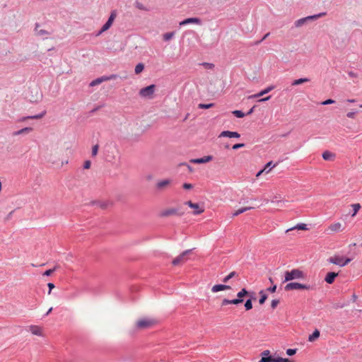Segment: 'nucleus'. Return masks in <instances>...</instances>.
<instances>
[{
	"label": "nucleus",
	"mask_w": 362,
	"mask_h": 362,
	"mask_svg": "<svg viewBox=\"0 0 362 362\" xmlns=\"http://www.w3.org/2000/svg\"><path fill=\"white\" fill-rule=\"evenodd\" d=\"M253 209V207H252V206L242 207V208H240V209H239L236 210V211L233 214V217H234V216H238V215H240V214H243V213H244V212H245V211H248V210H250V209Z\"/></svg>",
	"instance_id": "nucleus-26"
},
{
	"label": "nucleus",
	"mask_w": 362,
	"mask_h": 362,
	"mask_svg": "<svg viewBox=\"0 0 362 362\" xmlns=\"http://www.w3.org/2000/svg\"><path fill=\"white\" fill-rule=\"evenodd\" d=\"M192 209H194V215H199L204 211V209L202 206H200L199 204L198 203H195L194 207H192Z\"/></svg>",
	"instance_id": "nucleus-20"
},
{
	"label": "nucleus",
	"mask_w": 362,
	"mask_h": 362,
	"mask_svg": "<svg viewBox=\"0 0 362 362\" xmlns=\"http://www.w3.org/2000/svg\"><path fill=\"white\" fill-rule=\"evenodd\" d=\"M172 182L170 179H165L160 180L156 183V189L158 190H163L165 187L168 186Z\"/></svg>",
	"instance_id": "nucleus-18"
},
{
	"label": "nucleus",
	"mask_w": 362,
	"mask_h": 362,
	"mask_svg": "<svg viewBox=\"0 0 362 362\" xmlns=\"http://www.w3.org/2000/svg\"><path fill=\"white\" fill-rule=\"evenodd\" d=\"M248 295H247V297H248L247 299H251V301H253V300H257V297H256V294L254 291H248Z\"/></svg>",
	"instance_id": "nucleus-42"
},
{
	"label": "nucleus",
	"mask_w": 362,
	"mask_h": 362,
	"mask_svg": "<svg viewBox=\"0 0 362 362\" xmlns=\"http://www.w3.org/2000/svg\"><path fill=\"white\" fill-rule=\"evenodd\" d=\"M38 27H39V24L37 23L35 24V30L36 31V33L37 35H48L49 34V32H47V30H38Z\"/></svg>",
	"instance_id": "nucleus-34"
},
{
	"label": "nucleus",
	"mask_w": 362,
	"mask_h": 362,
	"mask_svg": "<svg viewBox=\"0 0 362 362\" xmlns=\"http://www.w3.org/2000/svg\"><path fill=\"white\" fill-rule=\"evenodd\" d=\"M215 106V103H199L198 105V108L199 109H209L214 107Z\"/></svg>",
	"instance_id": "nucleus-33"
},
{
	"label": "nucleus",
	"mask_w": 362,
	"mask_h": 362,
	"mask_svg": "<svg viewBox=\"0 0 362 362\" xmlns=\"http://www.w3.org/2000/svg\"><path fill=\"white\" fill-rule=\"evenodd\" d=\"M47 286L49 288L48 294H50L52 290L55 287V286L53 283H48Z\"/></svg>",
	"instance_id": "nucleus-59"
},
{
	"label": "nucleus",
	"mask_w": 362,
	"mask_h": 362,
	"mask_svg": "<svg viewBox=\"0 0 362 362\" xmlns=\"http://www.w3.org/2000/svg\"><path fill=\"white\" fill-rule=\"evenodd\" d=\"M98 149H99V145L98 144H95V145H94L93 146L92 152H91V154H92L93 157L95 156L98 154Z\"/></svg>",
	"instance_id": "nucleus-44"
},
{
	"label": "nucleus",
	"mask_w": 362,
	"mask_h": 362,
	"mask_svg": "<svg viewBox=\"0 0 362 362\" xmlns=\"http://www.w3.org/2000/svg\"><path fill=\"white\" fill-rule=\"evenodd\" d=\"M229 304H233L234 305V302H233V299L232 300H229V299H227V298H224L222 302H221V306H226L227 305H229Z\"/></svg>",
	"instance_id": "nucleus-41"
},
{
	"label": "nucleus",
	"mask_w": 362,
	"mask_h": 362,
	"mask_svg": "<svg viewBox=\"0 0 362 362\" xmlns=\"http://www.w3.org/2000/svg\"><path fill=\"white\" fill-rule=\"evenodd\" d=\"M56 269L57 267H54L53 269H47L43 273V275L47 276H50L56 270Z\"/></svg>",
	"instance_id": "nucleus-48"
},
{
	"label": "nucleus",
	"mask_w": 362,
	"mask_h": 362,
	"mask_svg": "<svg viewBox=\"0 0 362 362\" xmlns=\"http://www.w3.org/2000/svg\"><path fill=\"white\" fill-rule=\"evenodd\" d=\"M280 303V300L279 299H274L272 300L271 302V308L272 309H275L277 305L279 304Z\"/></svg>",
	"instance_id": "nucleus-45"
},
{
	"label": "nucleus",
	"mask_w": 362,
	"mask_h": 362,
	"mask_svg": "<svg viewBox=\"0 0 362 362\" xmlns=\"http://www.w3.org/2000/svg\"><path fill=\"white\" fill-rule=\"evenodd\" d=\"M293 229L306 230L308 228L306 224H305V223H298L296 226H294L292 228H291L290 230H293Z\"/></svg>",
	"instance_id": "nucleus-37"
},
{
	"label": "nucleus",
	"mask_w": 362,
	"mask_h": 362,
	"mask_svg": "<svg viewBox=\"0 0 362 362\" xmlns=\"http://www.w3.org/2000/svg\"><path fill=\"white\" fill-rule=\"evenodd\" d=\"M276 362H293L288 358L276 356Z\"/></svg>",
	"instance_id": "nucleus-49"
},
{
	"label": "nucleus",
	"mask_w": 362,
	"mask_h": 362,
	"mask_svg": "<svg viewBox=\"0 0 362 362\" xmlns=\"http://www.w3.org/2000/svg\"><path fill=\"white\" fill-rule=\"evenodd\" d=\"M338 276V273L334 272H329L327 273L325 277V281L328 284H332L334 283L336 277Z\"/></svg>",
	"instance_id": "nucleus-14"
},
{
	"label": "nucleus",
	"mask_w": 362,
	"mask_h": 362,
	"mask_svg": "<svg viewBox=\"0 0 362 362\" xmlns=\"http://www.w3.org/2000/svg\"><path fill=\"white\" fill-rule=\"evenodd\" d=\"M261 359L259 362H276V357L271 354L269 350L263 351L261 354Z\"/></svg>",
	"instance_id": "nucleus-7"
},
{
	"label": "nucleus",
	"mask_w": 362,
	"mask_h": 362,
	"mask_svg": "<svg viewBox=\"0 0 362 362\" xmlns=\"http://www.w3.org/2000/svg\"><path fill=\"white\" fill-rule=\"evenodd\" d=\"M320 334V331L317 329H315L314 330V332L311 334L309 335L308 341H315L317 339L319 338Z\"/></svg>",
	"instance_id": "nucleus-22"
},
{
	"label": "nucleus",
	"mask_w": 362,
	"mask_h": 362,
	"mask_svg": "<svg viewBox=\"0 0 362 362\" xmlns=\"http://www.w3.org/2000/svg\"><path fill=\"white\" fill-rule=\"evenodd\" d=\"M305 274L304 272L298 269H293L291 271H286L284 272V280L283 282L293 281L294 279H304Z\"/></svg>",
	"instance_id": "nucleus-1"
},
{
	"label": "nucleus",
	"mask_w": 362,
	"mask_h": 362,
	"mask_svg": "<svg viewBox=\"0 0 362 362\" xmlns=\"http://www.w3.org/2000/svg\"><path fill=\"white\" fill-rule=\"evenodd\" d=\"M135 6L139 10L148 11L141 3L137 1L135 2Z\"/></svg>",
	"instance_id": "nucleus-43"
},
{
	"label": "nucleus",
	"mask_w": 362,
	"mask_h": 362,
	"mask_svg": "<svg viewBox=\"0 0 362 362\" xmlns=\"http://www.w3.org/2000/svg\"><path fill=\"white\" fill-rule=\"evenodd\" d=\"M271 95H269V96H267L265 98H260L258 102L259 103H262V102H266L267 100H269L270 98H271Z\"/></svg>",
	"instance_id": "nucleus-63"
},
{
	"label": "nucleus",
	"mask_w": 362,
	"mask_h": 362,
	"mask_svg": "<svg viewBox=\"0 0 362 362\" xmlns=\"http://www.w3.org/2000/svg\"><path fill=\"white\" fill-rule=\"evenodd\" d=\"M248 291L245 288H243L238 293L237 298L233 299L234 305H239L243 303L244 298L248 295Z\"/></svg>",
	"instance_id": "nucleus-9"
},
{
	"label": "nucleus",
	"mask_w": 362,
	"mask_h": 362,
	"mask_svg": "<svg viewBox=\"0 0 362 362\" xmlns=\"http://www.w3.org/2000/svg\"><path fill=\"white\" fill-rule=\"evenodd\" d=\"M117 16V11L112 10L110 13V15L107 19V21L105 22V23L103 25V30H107L112 25L115 18Z\"/></svg>",
	"instance_id": "nucleus-10"
},
{
	"label": "nucleus",
	"mask_w": 362,
	"mask_h": 362,
	"mask_svg": "<svg viewBox=\"0 0 362 362\" xmlns=\"http://www.w3.org/2000/svg\"><path fill=\"white\" fill-rule=\"evenodd\" d=\"M220 136L221 137V136L228 137V138H240V134L237 132H231V131L226 130V131H223L221 133Z\"/></svg>",
	"instance_id": "nucleus-15"
},
{
	"label": "nucleus",
	"mask_w": 362,
	"mask_h": 362,
	"mask_svg": "<svg viewBox=\"0 0 362 362\" xmlns=\"http://www.w3.org/2000/svg\"><path fill=\"white\" fill-rule=\"evenodd\" d=\"M202 23V19L197 17L187 18L184 19L183 21L180 22V25H186L190 23H194L197 25H201Z\"/></svg>",
	"instance_id": "nucleus-11"
},
{
	"label": "nucleus",
	"mask_w": 362,
	"mask_h": 362,
	"mask_svg": "<svg viewBox=\"0 0 362 362\" xmlns=\"http://www.w3.org/2000/svg\"><path fill=\"white\" fill-rule=\"evenodd\" d=\"M230 288H231V287L229 285H226V284H216V285L213 286V287L211 288V291L213 293H216V292H218V291H221L228 290V289H230Z\"/></svg>",
	"instance_id": "nucleus-17"
},
{
	"label": "nucleus",
	"mask_w": 362,
	"mask_h": 362,
	"mask_svg": "<svg viewBox=\"0 0 362 362\" xmlns=\"http://www.w3.org/2000/svg\"><path fill=\"white\" fill-rule=\"evenodd\" d=\"M100 83H101V79L100 78H97L90 82V86H95Z\"/></svg>",
	"instance_id": "nucleus-50"
},
{
	"label": "nucleus",
	"mask_w": 362,
	"mask_h": 362,
	"mask_svg": "<svg viewBox=\"0 0 362 362\" xmlns=\"http://www.w3.org/2000/svg\"><path fill=\"white\" fill-rule=\"evenodd\" d=\"M297 350V349H288L286 350V354L290 356H293L296 354Z\"/></svg>",
	"instance_id": "nucleus-46"
},
{
	"label": "nucleus",
	"mask_w": 362,
	"mask_h": 362,
	"mask_svg": "<svg viewBox=\"0 0 362 362\" xmlns=\"http://www.w3.org/2000/svg\"><path fill=\"white\" fill-rule=\"evenodd\" d=\"M245 146V144L244 143H238V144H234L233 146H232V148L233 150H238L240 148H243Z\"/></svg>",
	"instance_id": "nucleus-51"
},
{
	"label": "nucleus",
	"mask_w": 362,
	"mask_h": 362,
	"mask_svg": "<svg viewBox=\"0 0 362 362\" xmlns=\"http://www.w3.org/2000/svg\"><path fill=\"white\" fill-rule=\"evenodd\" d=\"M327 261L339 267H344L351 261V259L344 256L334 255L330 257Z\"/></svg>",
	"instance_id": "nucleus-3"
},
{
	"label": "nucleus",
	"mask_w": 362,
	"mask_h": 362,
	"mask_svg": "<svg viewBox=\"0 0 362 362\" xmlns=\"http://www.w3.org/2000/svg\"><path fill=\"white\" fill-rule=\"evenodd\" d=\"M175 34V31L165 33L163 35V40L165 42L169 41L174 37Z\"/></svg>",
	"instance_id": "nucleus-31"
},
{
	"label": "nucleus",
	"mask_w": 362,
	"mask_h": 362,
	"mask_svg": "<svg viewBox=\"0 0 362 362\" xmlns=\"http://www.w3.org/2000/svg\"><path fill=\"white\" fill-rule=\"evenodd\" d=\"M184 212H180L177 209L170 208L163 210L160 212V216L162 217H166L172 215H177L178 216H183Z\"/></svg>",
	"instance_id": "nucleus-8"
},
{
	"label": "nucleus",
	"mask_w": 362,
	"mask_h": 362,
	"mask_svg": "<svg viewBox=\"0 0 362 362\" xmlns=\"http://www.w3.org/2000/svg\"><path fill=\"white\" fill-rule=\"evenodd\" d=\"M348 74L351 78H356L358 76V74L352 71H349Z\"/></svg>",
	"instance_id": "nucleus-61"
},
{
	"label": "nucleus",
	"mask_w": 362,
	"mask_h": 362,
	"mask_svg": "<svg viewBox=\"0 0 362 362\" xmlns=\"http://www.w3.org/2000/svg\"><path fill=\"white\" fill-rule=\"evenodd\" d=\"M90 204H91V205L98 204V205L100 206V207L101 209H106V208H107V204L106 203H105V202H102V203H100V202H97V201H93V202H90Z\"/></svg>",
	"instance_id": "nucleus-40"
},
{
	"label": "nucleus",
	"mask_w": 362,
	"mask_h": 362,
	"mask_svg": "<svg viewBox=\"0 0 362 362\" xmlns=\"http://www.w3.org/2000/svg\"><path fill=\"white\" fill-rule=\"evenodd\" d=\"M351 206L353 208V213L351 214V217H354L361 208V206L360 204L357 203L351 204Z\"/></svg>",
	"instance_id": "nucleus-29"
},
{
	"label": "nucleus",
	"mask_w": 362,
	"mask_h": 362,
	"mask_svg": "<svg viewBox=\"0 0 362 362\" xmlns=\"http://www.w3.org/2000/svg\"><path fill=\"white\" fill-rule=\"evenodd\" d=\"M182 188L187 190L191 189L193 188V185L191 183L185 182L182 185Z\"/></svg>",
	"instance_id": "nucleus-53"
},
{
	"label": "nucleus",
	"mask_w": 362,
	"mask_h": 362,
	"mask_svg": "<svg viewBox=\"0 0 362 362\" xmlns=\"http://www.w3.org/2000/svg\"><path fill=\"white\" fill-rule=\"evenodd\" d=\"M180 165H185L187 166V169L189 170V172H192L193 171V168L191 165H188L187 163H182L180 164Z\"/></svg>",
	"instance_id": "nucleus-60"
},
{
	"label": "nucleus",
	"mask_w": 362,
	"mask_h": 362,
	"mask_svg": "<svg viewBox=\"0 0 362 362\" xmlns=\"http://www.w3.org/2000/svg\"><path fill=\"white\" fill-rule=\"evenodd\" d=\"M276 288L277 286L276 284H272V286L267 288V291L270 293H274L276 290Z\"/></svg>",
	"instance_id": "nucleus-52"
},
{
	"label": "nucleus",
	"mask_w": 362,
	"mask_h": 362,
	"mask_svg": "<svg viewBox=\"0 0 362 362\" xmlns=\"http://www.w3.org/2000/svg\"><path fill=\"white\" fill-rule=\"evenodd\" d=\"M357 112H358L357 111L349 112L346 114V117H349V118L354 119V118H355L356 114Z\"/></svg>",
	"instance_id": "nucleus-54"
},
{
	"label": "nucleus",
	"mask_w": 362,
	"mask_h": 362,
	"mask_svg": "<svg viewBox=\"0 0 362 362\" xmlns=\"http://www.w3.org/2000/svg\"><path fill=\"white\" fill-rule=\"evenodd\" d=\"M260 298L259 299V303L263 305L268 298V295L264 292V290H261L259 293Z\"/></svg>",
	"instance_id": "nucleus-24"
},
{
	"label": "nucleus",
	"mask_w": 362,
	"mask_h": 362,
	"mask_svg": "<svg viewBox=\"0 0 362 362\" xmlns=\"http://www.w3.org/2000/svg\"><path fill=\"white\" fill-rule=\"evenodd\" d=\"M33 129L32 127H24L20 130L14 132L13 133V135L18 136V135L24 134H29L31 132H33Z\"/></svg>",
	"instance_id": "nucleus-19"
},
{
	"label": "nucleus",
	"mask_w": 362,
	"mask_h": 362,
	"mask_svg": "<svg viewBox=\"0 0 362 362\" xmlns=\"http://www.w3.org/2000/svg\"><path fill=\"white\" fill-rule=\"evenodd\" d=\"M213 160L212 156H206L199 158H193L190 160V162L194 164H202L206 163Z\"/></svg>",
	"instance_id": "nucleus-12"
},
{
	"label": "nucleus",
	"mask_w": 362,
	"mask_h": 362,
	"mask_svg": "<svg viewBox=\"0 0 362 362\" xmlns=\"http://www.w3.org/2000/svg\"><path fill=\"white\" fill-rule=\"evenodd\" d=\"M269 35H270V33H266V34L262 37V38L261 40H259L257 41V42H255V44H256V45H259V44H260V43H261L262 42H263V41H264V40H265V39H266V38H267Z\"/></svg>",
	"instance_id": "nucleus-58"
},
{
	"label": "nucleus",
	"mask_w": 362,
	"mask_h": 362,
	"mask_svg": "<svg viewBox=\"0 0 362 362\" xmlns=\"http://www.w3.org/2000/svg\"><path fill=\"white\" fill-rule=\"evenodd\" d=\"M99 78L101 79V83H102L103 81H107L115 79V78H117V75H116V74H111V75H110L108 76H101V77H99Z\"/></svg>",
	"instance_id": "nucleus-35"
},
{
	"label": "nucleus",
	"mask_w": 362,
	"mask_h": 362,
	"mask_svg": "<svg viewBox=\"0 0 362 362\" xmlns=\"http://www.w3.org/2000/svg\"><path fill=\"white\" fill-rule=\"evenodd\" d=\"M308 81H310V79L308 78H300L294 80L292 82L291 85L292 86H298V85H300L303 83L308 82Z\"/></svg>",
	"instance_id": "nucleus-28"
},
{
	"label": "nucleus",
	"mask_w": 362,
	"mask_h": 362,
	"mask_svg": "<svg viewBox=\"0 0 362 362\" xmlns=\"http://www.w3.org/2000/svg\"><path fill=\"white\" fill-rule=\"evenodd\" d=\"M326 14V12H322L317 14L306 16L305 18L308 21H310L313 20H317L320 17L325 16Z\"/></svg>",
	"instance_id": "nucleus-23"
},
{
	"label": "nucleus",
	"mask_w": 362,
	"mask_h": 362,
	"mask_svg": "<svg viewBox=\"0 0 362 362\" xmlns=\"http://www.w3.org/2000/svg\"><path fill=\"white\" fill-rule=\"evenodd\" d=\"M238 273H237L236 272L233 271V272H231L230 273H229V274H228L227 276H226L222 281L223 283H227L228 282V281L234 277H238Z\"/></svg>",
	"instance_id": "nucleus-25"
},
{
	"label": "nucleus",
	"mask_w": 362,
	"mask_h": 362,
	"mask_svg": "<svg viewBox=\"0 0 362 362\" xmlns=\"http://www.w3.org/2000/svg\"><path fill=\"white\" fill-rule=\"evenodd\" d=\"M47 113L46 110L42 111L41 113L35 115L23 117L18 119L19 122H24L27 119H39L42 118Z\"/></svg>",
	"instance_id": "nucleus-13"
},
{
	"label": "nucleus",
	"mask_w": 362,
	"mask_h": 362,
	"mask_svg": "<svg viewBox=\"0 0 362 362\" xmlns=\"http://www.w3.org/2000/svg\"><path fill=\"white\" fill-rule=\"evenodd\" d=\"M90 165L91 162L90 160H88L84 162L83 167L84 169H89L90 168Z\"/></svg>",
	"instance_id": "nucleus-56"
},
{
	"label": "nucleus",
	"mask_w": 362,
	"mask_h": 362,
	"mask_svg": "<svg viewBox=\"0 0 362 362\" xmlns=\"http://www.w3.org/2000/svg\"><path fill=\"white\" fill-rule=\"evenodd\" d=\"M194 249L186 250L175 257L173 261L172 264L173 266H177L182 262L187 261V257L192 253Z\"/></svg>",
	"instance_id": "nucleus-5"
},
{
	"label": "nucleus",
	"mask_w": 362,
	"mask_h": 362,
	"mask_svg": "<svg viewBox=\"0 0 362 362\" xmlns=\"http://www.w3.org/2000/svg\"><path fill=\"white\" fill-rule=\"evenodd\" d=\"M341 225L340 223H335L334 224H332L330 226H329V228L332 230V231H338L339 230L340 228H341Z\"/></svg>",
	"instance_id": "nucleus-39"
},
{
	"label": "nucleus",
	"mask_w": 362,
	"mask_h": 362,
	"mask_svg": "<svg viewBox=\"0 0 362 362\" xmlns=\"http://www.w3.org/2000/svg\"><path fill=\"white\" fill-rule=\"evenodd\" d=\"M314 286L310 284H304L298 282H289L285 287L284 290L286 291L292 290H313Z\"/></svg>",
	"instance_id": "nucleus-2"
},
{
	"label": "nucleus",
	"mask_w": 362,
	"mask_h": 362,
	"mask_svg": "<svg viewBox=\"0 0 362 362\" xmlns=\"http://www.w3.org/2000/svg\"><path fill=\"white\" fill-rule=\"evenodd\" d=\"M322 156L325 160H331L335 157V155L329 151H324Z\"/></svg>",
	"instance_id": "nucleus-21"
},
{
	"label": "nucleus",
	"mask_w": 362,
	"mask_h": 362,
	"mask_svg": "<svg viewBox=\"0 0 362 362\" xmlns=\"http://www.w3.org/2000/svg\"><path fill=\"white\" fill-rule=\"evenodd\" d=\"M277 165V163H275V164H273V162L272 161H269L268 162L265 166H264V169H267V168H274L276 165Z\"/></svg>",
	"instance_id": "nucleus-55"
},
{
	"label": "nucleus",
	"mask_w": 362,
	"mask_h": 362,
	"mask_svg": "<svg viewBox=\"0 0 362 362\" xmlns=\"http://www.w3.org/2000/svg\"><path fill=\"white\" fill-rule=\"evenodd\" d=\"M156 323L153 319L143 318L136 322V327L140 329H148L153 327Z\"/></svg>",
	"instance_id": "nucleus-4"
},
{
	"label": "nucleus",
	"mask_w": 362,
	"mask_h": 362,
	"mask_svg": "<svg viewBox=\"0 0 362 362\" xmlns=\"http://www.w3.org/2000/svg\"><path fill=\"white\" fill-rule=\"evenodd\" d=\"M274 88V86H268L267 88L262 90L261 91H259V93L255 94V95H252L251 96H250L249 98H259L268 93H269L271 90H272Z\"/></svg>",
	"instance_id": "nucleus-16"
},
{
	"label": "nucleus",
	"mask_w": 362,
	"mask_h": 362,
	"mask_svg": "<svg viewBox=\"0 0 362 362\" xmlns=\"http://www.w3.org/2000/svg\"><path fill=\"white\" fill-rule=\"evenodd\" d=\"M195 203L192 202V201H187L185 202V204L187 205L189 207L192 209V207H194Z\"/></svg>",
	"instance_id": "nucleus-62"
},
{
	"label": "nucleus",
	"mask_w": 362,
	"mask_h": 362,
	"mask_svg": "<svg viewBox=\"0 0 362 362\" xmlns=\"http://www.w3.org/2000/svg\"><path fill=\"white\" fill-rule=\"evenodd\" d=\"M155 90H156V85L151 84L144 88H142L139 90V95L144 98H152L153 95L155 92Z\"/></svg>",
	"instance_id": "nucleus-6"
},
{
	"label": "nucleus",
	"mask_w": 362,
	"mask_h": 362,
	"mask_svg": "<svg viewBox=\"0 0 362 362\" xmlns=\"http://www.w3.org/2000/svg\"><path fill=\"white\" fill-rule=\"evenodd\" d=\"M30 329L32 334H34V335H37V336H41L42 335L41 329L37 326L32 325V326L30 327Z\"/></svg>",
	"instance_id": "nucleus-27"
},
{
	"label": "nucleus",
	"mask_w": 362,
	"mask_h": 362,
	"mask_svg": "<svg viewBox=\"0 0 362 362\" xmlns=\"http://www.w3.org/2000/svg\"><path fill=\"white\" fill-rule=\"evenodd\" d=\"M308 21L306 20V18H302L295 21L294 26L296 28L301 27Z\"/></svg>",
	"instance_id": "nucleus-30"
},
{
	"label": "nucleus",
	"mask_w": 362,
	"mask_h": 362,
	"mask_svg": "<svg viewBox=\"0 0 362 362\" xmlns=\"http://www.w3.org/2000/svg\"><path fill=\"white\" fill-rule=\"evenodd\" d=\"M232 114L237 118H243L245 116V113H244L242 110H235L232 112Z\"/></svg>",
	"instance_id": "nucleus-36"
},
{
	"label": "nucleus",
	"mask_w": 362,
	"mask_h": 362,
	"mask_svg": "<svg viewBox=\"0 0 362 362\" xmlns=\"http://www.w3.org/2000/svg\"><path fill=\"white\" fill-rule=\"evenodd\" d=\"M202 65L206 69H213L214 67V64L208 62H204Z\"/></svg>",
	"instance_id": "nucleus-57"
},
{
	"label": "nucleus",
	"mask_w": 362,
	"mask_h": 362,
	"mask_svg": "<svg viewBox=\"0 0 362 362\" xmlns=\"http://www.w3.org/2000/svg\"><path fill=\"white\" fill-rule=\"evenodd\" d=\"M244 306L246 311L250 310L252 308V301H251V299H247Z\"/></svg>",
	"instance_id": "nucleus-38"
},
{
	"label": "nucleus",
	"mask_w": 362,
	"mask_h": 362,
	"mask_svg": "<svg viewBox=\"0 0 362 362\" xmlns=\"http://www.w3.org/2000/svg\"><path fill=\"white\" fill-rule=\"evenodd\" d=\"M145 66L143 63H139L136 65L134 72L136 74H141L144 70Z\"/></svg>",
	"instance_id": "nucleus-32"
},
{
	"label": "nucleus",
	"mask_w": 362,
	"mask_h": 362,
	"mask_svg": "<svg viewBox=\"0 0 362 362\" xmlns=\"http://www.w3.org/2000/svg\"><path fill=\"white\" fill-rule=\"evenodd\" d=\"M334 103H335V100H334L333 99L329 98V99H327V100L322 101L321 103V105H327L334 104Z\"/></svg>",
	"instance_id": "nucleus-47"
},
{
	"label": "nucleus",
	"mask_w": 362,
	"mask_h": 362,
	"mask_svg": "<svg viewBox=\"0 0 362 362\" xmlns=\"http://www.w3.org/2000/svg\"><path fill=\"white\" fill-rule=\"evenodd\" d=\"M256 107L255 105H254L252 107H251L247 113H245V115H250L251 114L253 113L254 110H255V108Z\"/></svg>",
	"instance_id": "nucleus-64"
}]
</instances>
